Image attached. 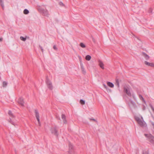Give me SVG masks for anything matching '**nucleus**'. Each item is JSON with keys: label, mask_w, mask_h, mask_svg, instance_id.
Returning a JSON list of instances; mask_svg holds the SVG:
<instances>
[{"label": "nucleus", "mask_w": 154, "mask_h": 154, "mask_svg": "<svg viewBox=\"0 0 154 154\" xmlns=\"http://www.w3.org/2000/svg\"><path fill=\"white\" fill-rule=\"evenodd\" d=\"M135 119L138 124L141 126L146 127V124L145 122L144 121L142 117H141V118L140 119L138 117L136 116L135 117Z\"/></svg>", "instance_id": "f257e3e1"}, {"label": "nucleus", "mask_w": 154, "mask_h": 154, "mask_svg": "<svg viewBox=\"0 0 154 154\" xmlns=\"http://www.w3.org/2000/svg\"><path fill=\"white\" fill-rule=\"evenodd\" d=\"M45 82L48 88L50 90H52L54 88V86L52 82L47 78Z\"/></svg>", "instance_id": "f03ea898"}, {"label": "nucleus", "mask_w": 154, "mask_h": 154, "mask_svg": "<svg viewBox=\"0 0 154 154\" xmlns=\"http://www.w3.org/2000/svg\"><path fill=\"white\" fill-rule=\"evenodd\" d=\"M124 92L129 96L131 97V88L129 85H126L124 88Z\"/></svg>", "instance_id": "7ed1b4c3"}, {"label": "nucleus", "mask_w": 154, "mask_h": 154, "mask_svg": "<svg viewBox=\"0 0 154 154\" xmlns=\"http://www.w3.org/2000/svg\"><path fill=\"white\" fill-rule=\"evenodd\" d=\"M51 133L56 136H58L59 133L57 130V127H52L51 129Z\"/></svg>", "instance_id": "20e7f679"}, {"label": "nucleus", "mask_w": 154, "mask_h": 154, "mask_svg": "<svg viewBox=\"0 0 154 154\" xmlns=\"http://www.w3.org/2000/svg\"><path fill=\"white\" fill-rule=\"evenodd\" d=\"M17 101L18 103L21 106H24V101L23 98L21 97H19L18 99L17 100Z\"/></svg>", "instance_id": "39448f33"}, {"label": "nucleus", "mask_w": 154, "mask_h": 154, "mask_svg": "<svg viewBox=\"0 0 154 154\" xmlns=\"http://www.w3.org/2000/svg\"><path fill=\"white\" fill-rule=\"evenodd\" d=\"M68 154H74V148L72 144L69 143V144Z\"/></svg>", "instance_id": "423d86ee"}, {"label": "nucleus", "mask_w": 154, "mask_h": 154, "mask_svg": "<svg viewBox=\"0 0 154 154\" xmlns=\"http://www.w3.org/2000/svg\"><path fill=\"white\" fill-rule=\"evenodd\" d=\"M144 135L148 139L149 141H150L151 143H154V137L151 134H145Z\"/></svg>", "instance_id": "0eeeda50"}, {"label": "nucleus", "mask_w": 154, "mask_h": 154, "mask_svg": "<svg viewBox=\"0 0 154 154\" xmlns=\"http://www.w3.org/2000/svg\"><path fill=\"white\" fill-rule=\"evenodd\" d=\"M35 113L36 118L38 121V124L39 126L41 125V123L40 121L39 114L38 111L36 110H35Z\"/></svg>", "instance_id": "6e6552de"}, {"label": "nucleus", "mask_w": 154, "mask_h": 154, "mask_svg": "<svg viewBox=\"0 0 154 154\" xmlns=\"http://www.w3.org/2000/svg\"><path fill=\"white\" fill-rule=\"evenodd\" d=\"M99 63V65L101 68L102 69H104V64L103 62L100 60H99L98 61Z\"/></svg>", "instance_id": "1a4fd4ad"}, {"label": "nucleus", "mask_w": 154, "mask_h": 154, "mask_svg": "<svg viewBox=\"0 0 154 154\" xmlns=\"http://www.w3.org/2000/svg\"><path fill=\"white\" fill-rule=\"evenodd\" d=\"M61 119L64 124H66L67 123V121L66 119V117L64 114H62L61 115Z\"/></svg>", "instance_id": "9d476101"}, {"label": "nucleus", "mask_w": 154, "mask_h": 154, "mask_svg": "<svg viewBox=\"0 0 154 154\" xmlns=\"http://www.w3.org/2000/svg\"><path fill=\"white\" fill-rule=\"evenodd\" d=\"M144 64L148 66L154 67V63L148 62L146 61H145L144 62Z\"/></svg>", "instance_id": "9b49d317"}, {"label": "nucleus", "mask_w": 154, "mask_h": 154, "mask_svg": "<svg viewBox=\"0 0 154 154\" xmlns=\"http://www.w3.org/2000/svg\"><path fill=\"white\" fill-rule=\"evenodd\" d=\"M142 55L145 58L146 60H148L149 58V57L147 54L144 52L142 53Z\"/></svg>", "instance_id": "f8f14e48"}, {"label": "nucleus", "mask_w": 154, "mask_h": 154, "mask_svg": "<svg viewBox=\"0 0 154 154\" xmlns=\"http://www.w3.org/2000/svg\"><path fill=\"white\" fill-rule=\"evenodd\" d=\"M81 68L82 71V73L83 74H85L86 72V71L82 64H81Z\"/></svg>", "instance_id": "ddd939ff"}, {"label": "nucleus", "mask_w": 154, "mask_h": 154, "mask_svg": "<svg viewBox=\"0 0 154 154\" xmlns=\"http://www.w3.org/2000/svg\"><path fill=\"white\" fill-rule=\"evenodd\" d=\"M107 85L111 88H113L114 87V84L110 82H107Z\"/></svg>", "instance_id": "4468645a"}, {"label": "nucleus", "mask_w": 154, "mask_h": 154, "mask_svg": "<svg viewBox=\"0 0 154 154\" xmlns=\"http://www.w3.org/2000/svg\"><path fill=\"white\" fill-rule=\"evenodd\" d=\"M15 121V119L12 120V119H10V123L14 125V126H15L16 125Z\"/></svg>", "instance_id": "2eb2a0df"}, {"label": "nucleus", "mask_w": 154, "mask_h": 154, "mask_svg": "<svg viewBox=\"0 0 154 154\" xmlns=\"http://www.w3.org/2000/svg\"><path fill=\"white\" fill-rule=\"evenodd\" d=\"M8 83L6 81H4L2 83V87L3 88H6L7 86Z\"/></svg>", "instance_id": "dca6fc26"}, {"label": "nucleus", "mask_w": 154, "mask_h": 154, "mask_svg": "<svg viewBox=\"0 0 154 154\" xmlns=\"http://www.w3.org/2000/svg\"><path fill=\"white\" fill-rule=\"evenodd\" d=\"M85 58L86 60L89 61L91 59V57L90 55H88L86 56Z\"/></svg>", "instance_id": "f3484780"}, {"label": "nucleus", "mask_w": 154, "mask_h": 154, "mask_svg": "<svg viewBox=\"0 0 154 154\" xmlns=\"http://www.w3.org/2000/svg\"><path fill=\"white\" fill-rule=\"evenodd\" d=\"M43 12L45 16H48V12L47 11L44 10Z\"/></svg>", "instance_id": "a211bd4d"}, {"label": "nucleus", "mask_w": 154, "mask_h": 154, "mask_svg": "<svg viewBox=\"0 0 154 154\" xmlns=\"http://www.w3.org/2000/svg\"><path fill=\"white\" fill-rule=\"evenodd\" d=\"M10 117H11V119L12 120L15 119V116L13 114L10 112Z\"/></svg>", "instance_id": "6ab92c4d"}, {"label": "nucleus", "mask_w": 154, "mask_h": 154, "mask_svg": "<svg viewBox=\"0 0 154 154\" xmlns=\"http://www.w3.org/2000/svg\"><path fill=\"white\" fill-rule=\"evenodd\" d=\"M20 39L21 40L24 42L26 40V37H24L23 36H20Z\"/></svg>", "instance_id": "aec40b11"}, {"label": "nucleus", "mask_w": 154, "mask_h": 154, "mask_svg": "<svg viewBox=\"0 0 154 154\" xmlns=\"http://www.w3.org/2000/svg\"><path fill=\"white\" fill-rule=\"evenodd\" d=\"M80 46L82 48H84L86 47V46L85 44L83 43H81L80 44Z\"/></svg>", "instance_id": "412c9836"}, {"label": "nucleus", "mask_w": 154, "mask_h": 154, "mask_svg": "<svg viewBox=\"0 0 154 154\" xmlns=\"http://www.w3.org/2000/svg\"><path fill=\"white\" fill-rule=\"evenodd\" d=\"M139 98L143 102H145L144 99L142 96L141 95H139Z\"/></svg>", "instance_id": "4be33fe9"}, {"label": "nucleus", "mask_w": 154, "mask_h": 154, "mask_svg": "<svg viewBox=\"0 0 154 154\" xmlns=\"http://www.w3.org/2000/svg\"><path fill=\"white\" fill-rule=\"evenodd\" d=\"M29 13V11L28 10L26 9H25L23 11V13L24 14H27Z\"/></svg>", "instance_id": "5701e85b"}, {"label": "nucleus", "mask_w": 154, "mask_h": 154, "mask_svg": "<svg viewBox=\"0 0 154 154\" xmlns=\"http://www.w3.org/2000/svg\"><path fill=\"white\" fill-rule=\"evenodd\" d=\"M80 103L82 105H84L85 103V101L82 99L80 100Z\"/></svg>", "instance_id": "b1692460"}, {"label": "nucleus", "mask_w": 154, "mask_h": 154, "mask_svg": "<svg viewBox=\"0 0 154 154\" xmlns=\"http://www.w3.org/2000/svg\"><path fill=\"white\" fill-rule=\"evenodd\" d=\"M116 85L119 88V84L118 79L116 80Z\"/></svg>", "instance_id": "393cba45"}, {"label": "nucleus", "mask_w": 154, "mask_h": 154, "mask_svg": "<svg viewBox=\"0 0 154 154\" xmlns=\"http://www.w3.org/2000/svg\"><path fill=\"white\" fill-rule=\"evenodd\" d=\"M0 3L3 9H4V5L2 2V0H0Z\"/></svg>", "instance_id": "a878e982"}, {"label": "nucleus", "mask_w": 154, "mask_h": 154, "mask_svg": "<svg viewBox=\"0 0 154 154\" xmlns=\"http://www.w3.org/2000/svg\"><path fill=\"white\" fill-rule=\"evenodd\" d=\"M106 90L108 92H111V90L108 88L106 89Z\"/></svg>", "instance_id": "bb28decb"}, {"label": "nucleus", "mask_w": 154, "mask_h": 154, "mask_svg": "<svg viewBox=\"0 0 154 154\" xmlns=\"http://www.w3.org/2000/svg\"><path fill=\"white\" fill-rule=\"evenodd\" d=\"M53 48L55 50H57V48L55 45H54L53 46Z\"/></svg>", "instance_id": "cd10ccee"}, {"label": "nucleus", "mask_w": 154, "mask_h": 154, "mask_svg": "<svg viewBox=\"0 0 154 154\" xmlns=\"http://www.w3.org/2000/svg\"><path fill=\"white\" fill-rule=\"evenodd\" d=\"M103 86L104 87V88L106 89L108 88V87L106 86V85L104 84H103Z\"/></svg>", "instance_id": "c85d7f7f"}, {"label": "nucleus", "mask_w": 154, "mask_h": 154, "mask_svg": "<svg viewBox=\"0 0 154 154\" xmlns=\"http://www.w3.org/2000/svg\"><path fill=\"white\" fill-rule=\"evenodd\" d=\"M39 47L42 50V52H43V48L41 46H39Z\"/></svg>", "instance_id": "c756f323"}, {"label": "nucleus", "mask_w": 154, "mask_h": 154, "mask_svg": "<svg viewBox=\"0 0 154 154\" xmlns=\"http://www.w3.org/2000/svg\"><path fill=\"white\" fill-rule=\"evenodd\" d=\"M90 119L91 120H92L94 121H95V122L96 121V120L94 119Z\"/></svg>", "instance_id": "7c9ffc66"}, {"label": "nucleus", "mask_w": 154, "mask_h": 154, "mask_svg": "<svg viewBox=\"0 0 154 154\" xmlns=\"http://www.w3.org/2000/svg\"><path fill=\"white\" fill-rule=\"evenodd\" d=\"M152 124L153 126V128L154 129V122H152Z\"/></svg>", "instance_id": "2f4dec72"}, {"label": "nucleus", "mask_w": 154, "mask_h": 154, "mask_svg": "<svg viewBox=\"0 0 154 154\" xmlns=\"http://www.w3.org/2000/svg\"><path fill=\"white\" fill-rule=\"evenodd\" d=\"M60 5H63V4L61 2H60Z\"/></svg>", "instance_id": "473e14b6"}, {"label": "nucleus", "mask_w": 154, "mask_h": 154, "mask_svg": "<svg viewBox=\"0 0 154 154\" xmlns=\"http://www.w3.org/2000/svg\"><path fill=\"white\" fill-rule=\"evenodd\" d=\"M3 39L2 38H0V41L1 42L2 41Z\"/></svg>", "instance_id": "72a5a7b5"}, {"label": "nucleus", "mask_w": 154, "mask_h": 154, "mask_svg": "<svg viewBox=\"0 0 154 154\" xmlns=\"http://www.w3.org/2000/svg\"><path fill=\"white\" fill-rule=\"evenodd\" d=\"M149 10H150V12H151L152 11V9H150Z\"/></svg>", "instance_id": "f704fd0d"}, {"label": "nucleus", "mask_w": 154, "mask_h": 154, "mask_svg": "<svg viewBox=\"0 0 154 154\" xmlns=\"http://www.w3.org/2000/svg\"><path fill=\"white\" fill-rule=\"evenodd\" d=\"M79 59H81V57L80 56H79Z\"/></svg>", "instance_id": "c9c22d12"}, {"label": "nucleus", "mask_w": 154, "mask_h": 154, "mask_svg": "<svg viewBox=\"0 0 154 154\" xmlns=\"http://www.w3.org/2000/svg\"><path fill=\"white\" fill-rule=\"evenodd\" d=\"M8 114H10V111H9L8 112Z\"/></svg>", "instance_id": "e433bc0d"}]
</instances>
